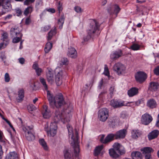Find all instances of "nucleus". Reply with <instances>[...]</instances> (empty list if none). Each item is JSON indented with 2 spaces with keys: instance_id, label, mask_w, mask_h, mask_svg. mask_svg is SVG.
Returning a JSON list of instances; mask_svg holds the SVG:
<instances>
[{
  "instance_id": "obj_23",
  "label": "nucleus",
  "mask_w": 159,
  "mask_h": 159,
  "mask_svg": "<svg viewBox=\"0 0 159 159\" xmlns=\"http://www.w3.org/2000/svg\"><path fill=\"white\" fill-rule=\"evenodd\" d=\"M159 134V131L158 130L155 129L150 133L148 135V138L149 140H151L157 138Z\"/></svg>"
},
{
  "instance_id": "obj_35",
  "label": "nucleus",
  "mask_w": 159,
  "mask_h": 159,
  "mask_svg": "<svg viewBox=\"0 0 159 159\" xmlns=\"http://www.w3.org/2000/svg\"><path fill=\"white\" fill-rule=\"evenodd\" d=\"M141 134V133L139 130H133L132 132V136L134 139H137Z\"/></svg>"
},
{
  "instance_id": "obj_63",
  "label": "nucleus",
  "mask_w": 159,
  "mask_h": 159,
  "mask_svg": "<svg viewBox=\"0 0 159 159\" xmlns=\"http://www.w3.org/2000/svg\"><path fill=\"white\" fill-rule=\"evenodd\" d=\"M35 71L37 75L38 76H39L41 74V73L42 72V70L41 68H39L35 70Z\"/></svg>"
},
{
  "instance_id": "obj_57",
  "label": "nucleus",
  "mask_w": 159,
  "mask_h": 159,
  "mask_svg": "<svg viewBox=\"0 0 159 159\" xmlns=\"http://www.w3.org/2000/svg\"><path fill=\"white\" fill-rule=\"evenodd\" d=\"M135 106H138L141 104L143 103V99H141L138 100L137 101L134 102Z\"/></svg>"
},
{
  "instance_id": "obj_7",
  "label": "nucleus",
  "mask_w": 159,
  "mask_h": 159,
  "mask_svg": "<svg viewBox=\"0 0 159 159\" xmlns=\"http://www.w3.org/2000/svg\"><path fill=\"white\" fill-rule=\"evenodd\" d=\"M54 122L53 123H57L61 120L63 123L68 122L70 121L69 118L66 119L65 118V116H63L62 112L58 111H56L55 112V115L54 117Z\"/></svg>"
},
{
  "instance_id": "obj_49",
  "label": "nucleus",
  "mask_w": 159,
  "mask_h": 159,
  "mask_svg": "<svg viewBox=\"0 0 159 159\" xmlns=\"http://www.w3.org/2000/svg\"><path fill=\"white\" fill-rule=\"evenodd\" d=\"M8 34L6 32L4 33L2 35V39L3 41V42H5V43H7V44H8Z\"/></svg>"
},
{
  "instance_id": "obj_11",
  "label": "nucleus",
  "mask_w": 159,
  "mask_h": 159,
  "mask_svg": "<svg viewBox=\"0 0 159 159\" xmlns=\"http://www.w3.org/2000/svg\"><path fill=\"white\" fill-rule=\"evenodd\" d=\"M152 120V118L151 115L146 113L142 116L141 121L145 125H148Z\"/></svg>"
},
{
  "instance_id": "obj_44",
  "label": "nucleus",
  "mask_w": 159,
  "mask_h": 159,
  "mask_svg": "<svg viewBox=\"0 0 159 159\" xmlns=\"http://www.w3.org/2000/svg\"><path fill=\"white\" fill-rule=\"evenodd\" d=\"M64 156L65 159H74L73 156H72L67 150L64 151Z\"/></svg>"
},
{
  "instance_id": "obj_16",
  "label": "nucleus",
  "mask_w": 159,
  "mask_h": 159,
  "mask_svg": "<svg viewBox=\"0 0 159 159\" xmlns=\"http://www.w3.org/2000/svg\"><path fill=\"white\" fill-rule=\"evenodd\" d=\"M119 118L117 116H114L110 117L108 121V123L112 128H114L119 122Z\"/></svg>"
},
{
  "instance_id": "obj_41",
  "label": "nucleus",
  "mask_w": 159,
  "mask_h": 159,
  "mask_svg": "<svg viewBox=\"0 0 159 159\" xmlns=\"http://www.w3.org/2000/svg\"><path fill=\"white\" fill-rule=\"evenodd\" d=\"M48 82L52 85H54L55 82L57 86H59L62 83V80H48Z\"/></svg>"
},
{
  "instance_id": "obj_39",
  "label": "nucleus",
  "mask_w": 159,
  "mask_h": 159,
  "mask_svg": "<svg viewBox=\"0 0 159 159\" xmlns=\"http://www.w3.org/2000/svg\"><path fill=\"white\" fill-rule=\"evenodd\" d=\"M56 28L55 27L53 30H51L48 33L47 36V39L48 40H50L54 34H55L56 33Z\"/></svg>"
},
{
  "instance_id": "obj_21",
  "label": "nucleus",
  "mask_w": 159,
  "mask_h": 159,
  "mask_svg": "<svg viewBox=\"0 0 159 159\" xmlns=\"http://www.w3.org/2000/svg\"><path fill=\"white\" fill-rule=\"evenodd\" d=\"M139 89L136 87H132L127 91V94L129 97H132L138 95Z\"/></svg>"
},
{
  "instance_id": "obj_52",
  "label": "nucleus",
  "mask_w": 159,
  "mask_h": 159,
  "mask_svg": "<svg viewBox=\"0 0 159 159\" xmlns=\"http://www.w3.org/2000/svg\"><path fill=\"white\" fill-rule=\"evenodd\" d=\"M40 82L44 89L47 91L48 90V86L46 82V80H40Z\"/></svg>"
},
{
  "instance_id": "obj_18",
  "label": "nucleus",
  "mask_w": 159,
  "mask_h": 159,
  "mask_svg": "<svg viewBox=\"0 0 159 159\" xmlns=\"http://www.w3.org/2000/svg\"><path fill=\"white\" fill-rule=\"evenodd\" d=\"M67 55L69 57L72 58H75L77 56V53L74 48L70 47L69 48Z\"/></svg>"
},
{
  "instance_id": "obj_33",
  "label": "nucleus",
  "mask_w": 159,
  "mask_h": 159,
  "mask_svg": "<svg viewBox=\"0 0 159 159\" xmlns=\"http://www.w3.org/2000/svg\"><path fill=\"white\" fill-rule=\"evenodd\" d=\"M103 145H101L96 147L94 151V156H96L98 155L103 148Z\"/></svg>"
},
{
  "instance_id": "obj_22",
  "label": "nucleus",
  "mask_w": 159,
  "mask_h": 159,
  "mask_svg": "<svg viewBox=\"0 0 159 159\" xmlns=\"http://www.w3.org/2000/svg\"><path fill=\"white\" fill-rule=\"evenodd\" d=\"M157 103L156 100L153 98L148 100L147 103V106L150 109L155 108L157 106Z\"/></svg>"
},
{
  "instance_id": "obj_1",
  "label": "nucleus",
  "mask_w": 159,
  "mask_h": 159,
  "mask_svg": "<svg viewBox=\"0 0 159 159\" xmlns=\"http://www.w3.org/2000/svg\"><path fill=\"white\" fill-rule=\"evenodd\" d=\"M99 27L100 25L95 20H92L89 29L87 30L88 35L84 38V41H88L94 34H96L98 36L100 33Z\"/></svg>"
},
{
  "instance_id": "obj_25",
  "label": "nucleus",
  "mask_w": 159,
  "mask_h": 159,
  "mask_svg": "<svg viewBox=\"0 0 159 159\" xmlns=\"http://www.w3.org/2000/svg\"><path fill=\"white\" fill-rule=\"evenodd\" d=\"M2 7L6 11H8L11 9V5L9 0H7L5 3L2 5Z\"/></svg>"
},
{
  "instance_id": "obj_12",
  "label": "nucleus",
  "mask_w": 159,
  "mask_h": 159,
  "mask_svg": "<svg viewBox=\"0 0 159 159\" xmlns=\"http://www.w3.org/2000/svg\"><path fill=\"white\" fill-rule=\"evenodd\" d=\"M49 130L47 131L48 136L54 137L57 134V125L56 123H51L50 124Z\"/></svg>"
},
{
  "instance_id": "obj_62",
  "label": "nucleus",
  "mask_w": 159,
  "mask_h": 159,
  "mask_svg": "<svg viewBox=\"0 0 159 159\" xmlns=\"http://www.w3.org/2000/svg\"><path fill=\"white\" fill-rule=\"evenodd\" d=\"M19 62L21 64L23 65L25 63V60L23 57H21L18 59Z\"/></svg>"
},
{
  "instance_id": "obj_5",
  "label": "nucleus",
  "mask_w": 159,
  "mask_h": 159,
  "mask_svg": "<svg viewBox=\"0 0 159 159\" xmlns=\"http://www.w3.org/2000/svg\"><path fill=\"white\" fill-rule=\"evenodd\" d=\"M134 103L133 102H128L127 103H125L124 101L113 99L110 102V105L114 108H120L123 106H130L128 105V104Z\"/></svg>"
},
{
  "instance_id": "obj_37",
  "label": "nucleus",
  "mask_w": 159,
  "mask_h": 159,
  "mask_svg": "<svg viewBox=\"0 0 159 159\" xmlns=\"http://www.w3.org/2000/svg\"><path fill=\"white\" fill-rule=\"evenodd\" d=\"M52 43L50 42H48L46 44L44 48L45 53H48L52 49Z\"/></svg>"
},
{
  "instance_id": "obj_10",
  "label": "nucleus",
  "mask_w": 159,
  "mask_h": 159,
  "mask_svg": "<svg viewBox=\"0 0 159 159\" xmlns=\"http://www.w3.org/2000/svg\"><path fill=\"white\" fill-rule=\"evenodd\" d=\"M148 90L152 92H159V83L154 81L150 82L149 84Z\"/></svg>"
},
{
  "instance_id": "obj_47",
  "label": "nucleus",
  "mask_w": 159,
  "mask_h": 159,
  "mask_svg": "<svg viewBox=\"0 0 159 159\" xmlns=\"http://www.w3.org/2000/svg\"><path fill=\"white\" fill-rule=\"evenodd\" d=\"M103 74L107 76L108 77L109 79L111 78L110 77V72L108 67L106 64L104 65V71L103 72Z\"/></svg>"
},
{
  "instance_id": "obj_54",
  "label": "nucleus",
  "mask_w": 159,
  "mask_h": 159,
  "mask_svg": "<svg viewBox=\"0 0 159 159\" xmlns=\"http://www.w3.org/2000/svg\"><path fill=\"white\" fill-rule=\"evenodd\" d=\"M61 62L62 65H66L68 63V60L67 58L65 57L62 58L61 60Z\"/></svg>"
},
{
  "instance_id": "obj_42",
  "label": "nucleus",
  "mask_w": 159,
  "mask_h": 159,
  "mask_svg": "<svg viewBox=\"0 0 159 159\" xmlns=\"http://www.w3.org/2000/svg\"><path fill=\"white\" fill-rule=\"evenodd\" d=\"M65 18L63 15H61L60 18L58 21V24L59 25V28L60 29L62 28L63 25L64 23Z\"/></svg>"
},
{
  "instance_id": "obj_30",
  "label": "nucleus",
  "mask_w": 159,
  "mask_h": 159,
  "mask_svg": "<svg viewBox=\"0 0 159 159\" xmlns=\"http://www.w3.org/2000/svg\"><path fill=\"white\" fill-rule=\"evenodd\" d=\"M93 85V82L92 80H90L88 83L86 84L85 87L83 88L82 92H85L87 93L89 91V89L91 88Z\"/></svg>"
},
{
  "instance_id": "obj_45",
  "label": "nucleus",
  "mask_w": 159,
  "mask_h": 159,
  "mask_svg": "<svg viewBox=\"0 0 159 159\" xmlns=\"http://www.w3.org/2000/svg\"><path fill=\"white\" fill-rule=\"evenodd\" d=\"M39 143L42 146L44 150H48V147L47 146L46 143L43 139H41L39 140Z\"/></svg>"
},
{
  "instance_id": "obj_58",
  "label": "nucleus",
  "mask_w": 159,
  "mask_h": 159,
  "mask_svg": "<svg viewBox=\"0 0 159 159\" xmlns=\"http://www.w3.org/2000/svg\"><path fill=\"white\" fill-rule=\"evenodd\" d=\"M58 10L59 11V12L62 11L63 8L62 7V5L61 4L60 2H59L57 5Z\"/></svg>"
},
{
  "instance_id": "obj_40",
  "label": "nucleus",
  "mask_w": 159,
  "mask_h": 159,
  "mask_svg": "<svg viewBox=\"0 0 159 159\" xmlns=\"http://www.w3.org/2000/svg\"><path fill=\"white\" fill-rule=\"evenodd\" d=\"M33 11V7L31 5L25 8L24 11V14L25 15L27 16L29 13H31Z\"/></svg>"
},
{
  "instance_id": "obj_50",
  "label": "nucleus",
  "mask_w": 159,
  "mask_h": 159,
  "mask_svg": "<svg viewBox=\"0 0 159 159\" xmlns=\"http://www.w3.org/2000/svg\"><path fill=\"white\" fill-rule=\"evenodd\" d=\"M140 46L138 44L134 43L131 46L130 48L133 50H137L139 49Z\"/></svg>"
},
{
  "instance_id": "obj_20",
  "label": "nucleus",
  "mask_w": 159,
  "mask_h": 159,
  "mask_svg": "<svg viewBox=\"0 0 159 159\" xmlns=\"http://www.w3.org/2000/svg\"><path fill=\"white\" fill-rule=\"evenodd\" d=\"M42 113L45 118L48 119L50 117V111L48 109V106L46 105H43Z\"/></svg>"
},
{
  "instance_id": "obj_14",
  "label": "nucleus",
  "mask_w": 159,
  "mask_h": 159,
  "mask_svg": "<svg viewBox=\"0 0 159 159\" xmlns=\"http://www.w3.org/2000/svg\"><path fill=\"white\" fill-rule=\"evenodd\" d=\"M123 55L122 51L119 49L117 51L113 52L110 55V59L113 60H115L121 57Z\"/></svg>"
},
{
  "instance_id": "obj_8",
  "label": "nucleus",
  "mask_w": 159,
  "mask_h": 159,
  "mask_svg": "<svg viewBox=\"0 0 159 159\" xmlns=\"http://www.w3.org/2000/svg\"><path fill=\"white\" fill-rule=\"evenodd\" d=\"M113 69L118 75H120L125 73L126 67L123 64L120 62H118L114 65Z\"/></svg>"
},
{
  "instance_id": "obj_26",
  "label": "nucleus",
  "mask_w": 159,
  "mask_h": 159,
  "mask_svg": "<svg viewBox=\"0 0 159 159\" xmlns=\"http://www.w3.org/2000/svg\"><path fill=\"white\" fill-rule=\"evenodd\" d=\"M116 151L114 148H111L109 149V153L110 156L111 157L116 158L119 157V155L116 152Z\"/></svg>"
},
{
  "instance_id": "obj_43",
  "label": "nucleus",
  "mask_w": 159,
  "mask_h": 159,
  "mask_svg": "<svg viewBox=\"0 0 159 159\" xmlns=\"http://www.w3.org/2000/svg\"><path fill=\"white\" fill-rule=\"evenodd\" d=\"M22 34H20L17 36L14 37L12 40V42L14 43H17L21 40L22 36Z\"/></svg>"
},
{
  "instance_id": "obj_64",
  "label": "nucleus",
  "mask_w": 159,
  "mask_h": 159,
  "mask_svg": "<svg viewBox=\"0 0 159 159\" xmlns=\"http://www.w3.org/2000/svg\"><path fill=\"white\" fill-rule=\"evenodd\" d=\"M83 67L81 66H78L77 67V72L79 73H81L82 71Z\"/></svg>"
},
{
  "instance_id": "obj_36",
  "label": "nucleus",
  "mask_w": 159,
  "mask_h": 159,
  "mask_svg": "<svg viewBox=\"0 0 159 159\" xmlns=\"http://www.w3.org/2000/svg\"><path fill=\"white\" fill-rule=\"evenodd\" d=\"M0 58L2 59V61L4 62V65H8V64L6 60L7 57L4 52H0Z\"/></svg>"
},
{
  "instance_id": "obj_24",
  "label": "nucleus",
  "mask_w": 159,
  "mask_h": 159,
  "mask_svg": "<svg viewBox=\"0 0 159 159\" xmlns=\"http://www.w3.org/2000/svg\"><path fill=\"white\" fill-rule=\"evenodd\" d=\"M10 35L12 37H15L16 36L20 34H22L20 31L19 30L18 27L12 28L10 30Z\"/></svg>"
},
{
  "instance_id": "obj_15",
  "label": "nucleus",
  "mask_w": 159,
  "mask_h": 159,
  "mask_svg": "<svg viewBox=\"0 0 159 159\" xmlns=\"http://www.w3.org/2000/svg\"><path fill=\"white\" fill-rule=\"evenodd\" d=\"M55 79L60 80L63 78L65 75V72L63 71L60 67L57 68L55 70Z\"/></svg>"
},
{
  "instance_id": "obj_38",
  "label": "nucleus",
  "mask_w": 159,
  "mask_h": 159,
  "mask_svg": "<svg viewBox=\"0 0 159 159\" xmlns=\"http://www.w3.org/2000/svg\"><path fill=\"white\" fill-rule=\"evenodd\" d=\"M17 155L15 152H10L8 156L6 157V159H17Z\"/></svg>"
},
{
  "instance_id": "obj_19",
  "label": "nucleus",
  "mask_w": 159,
  "mask_h": 159,
  "mask_svg": "<svg viewBox=\"0 0 159 159\" xmlns=\"http://www.w3.org/2000/svg\"><path fill=\"white\" fill-rule=\"evenodd\" d=\"M126 130L125 129H123L117 131L115 134V139H123L126 135Z\"/></svg>"
},
{
  "instance_id": "obj_2",
  "label": "nucleus",
  "mask_w": 159,
  "mask_h": 159,
  "mask_svg": "<svg viewBox=\"0 0 159 159\" xmlns=\"http://www.w3.org/2000/svg\"><path fill=\"white\" fill-rule=\"evenodd\" d=\"M21 128L24 133L26 139L28 140L32 141L35 139V136L33 133V126L22 125Z\"/></svg>"
},
{
  "instance_id": "obj_56",
  "label": "nucleus",
  "mask_w": 159,
  "mask_h": 159,
  "mask_svg": "<svg viewBox=\"0 0 159 159\" xmlns=\"http://www.w3.org/2000/svg\"><path fill=\"white\" fill-rule=\"evenodd\" d=\"M153 71L155 74L157 75H159V65L154 68Z\"/></svg>"
},
{
  "instance_id": "obj_46",
  "label": "nucleus",
  "mask_w": 159,
  "mask_h": 159,
  "mask_svg": "<svg viewBox=\"0 0 159 159\" xmlns=\"http://www.w3.org/2000/svg\"><path fill=\"white\" fill-rule=\"evenodd\" d=\"M53 71L51 69H49L47 73V77L48 80H52L53 76Z\"/></svg>"
},
{
  "instance_id": "obj_27",
  "label": "nucleus",
  "mask_w": 159,
  "mask_h": 159,
  "mask_svg": "<svg viewBox=\"0 0 159 159\" xmlns=\"http://www.w3.org/2000/svg\"><path fill=\"white\" fill-rule=\"evenodd\" d=\"M131 156L133 159H142V155L140 152L138 151L132 152Z\"/></svg>"
},
{
  "instance_id": "obj_34",
  "label": "nucleus",
  "mask_w": 159,
  "mask_h": 159,
  "mask_svg": "<svg viewBox=\"0 0 159 159\" xmlns=\"http://www.w3.org/2000/svg\"><path fill=\"white\" fill-rule=\"evenodd\" d=\"M47 98L51 105H52L53 102L54 97H53V94L51 93L50 91H47Z\"/></svg>"
},
{
  "instance_id": "obj_28",
  "label": "nucleus",
  "mask_w": 159,
  "mask_h": 159,
  "mask_svg": "<svg viewBox=\"0 0 159 159\" xmlns=\"http://www.w3.org/2000/svg\"><path fill=\"white\" fill-rule=\"evenodd\" d=\"M71 108L70 107H68L66 109L64 108L63 110V111L62 112L63 116H65V118L66 117V119H70V113L71 112ZM70 120V119H69Z\"/></svg>"
},
{
  "instance_id": "obj_4",
  "label": "nucleus",
  "mask_w": 159,
  "mask_h": 159,
  "mask_svg": "<svg viewBox=\"0 0 159 159\" xmlns=\"http://www.w3.org/2000/svg\"><path fill=\"white\" fill-rule=\"evenodd\" d=\"M98 115L99 120L101 121L104 122L109 117V110L106 108H101L98 111Z\"/></svg>"
},
{
  "instance_id": "obj_55",
  "label": "nucleus",
  "mask_w": 159,
  "mask_h": 159,
  "mask_svg": "<svg viewBox=\"0 0 159 159\" xmlns=\"http://www.w3.org/2000/svg\"><path fill=\"white\" fill-rule=\"evenodd\" d=\"M27 108L29 111H33L35 109V107L33 104H30L27 106Z\"/></svg>"
},
{
  "instance_id": "obj_31",
  "label": "nucleus",
  "mask_w": 159,
  "mask_h": 159,
  "mask_svg": "<svg viewBox=\"0 0 159 159\" xmlns=\"http://www.w3.org/2000/svg\"><path fill=\"white\" fill-rule=\"evenodd\" d=\"M115 139V134H108L105 138V142L107 143L111 142Z\"/></svg>"
},
{
  "instance_id": "obj_59",
  "label": "nucleus",
  "mask_w": 159,
  "mask_h": 159,
  "mask_svg": "<svg viewBox=\"0 0 159 159\" xmlns=\"http://www.w3.org/2000/svg\"><path fill=\"white\" fill-rule=\"evenodd\" d=\"M12 17V15L11 14H9L3 17V19L5 20H8L11 19Z\"/></svg>"
},
{
  "instance_id": "obj_53",
  "label": "nucleus",
  "mask_w": 159,
  "mask_h": 159,
  "mask_svg": "<svg viewBox=\"0 0 159 159\" xmlns=\"http://www.w3.org/2000/svg\"><path fill=\"white\" fill-rule=\"evenodd\" d=\"M74 10L77 13H81L83 11V10L79 6L74 7Z\"/></svg>"
},
{
  "instance_id": "obj_51",
  "label": "nucleus",
  "mask_w": 159,
  "mask_h": 159,
  "mask_svg": "<svg viewBox=\"0 0 159 159\" xmlns=\"http://www.w3.org/2000/svg\"><path fill=\"white\" fill-rule=\"evenodd\" d=\"M35 0H25L24 2V5L28 6L34 2Z\"/></svg>"
},
{
  "instance_id": "obj_61",
  "label": "nucleus",
  "mask_w": 159,
  "mask_h": 159,
  "mask_svg": "<svg viewBox=\"0 0 159 159\" xmlns=\"http://www.w3.org/2000/svg\"><path fill=\"white\" fill-rule=\"evenodd\" d=\"M50 28L51 26L50 25H46L42 28V30L45 32L48 30Z\"/></svg>"
},
{
  "instance_id": "obj_13",
  "label": "nucleus",
  "mask_w": 159,
  "mask_h": 159,
  "mask_svg": "<svg viewBox=\"0 0 159 159\" xmlns=\"http://www.w3.org/2000/svg\"><path fill=\"white\" fill-rule=\"evenodd\" d=\"M113 147L117 151L120 155H122L125 153L126 150L125 148L120 144L116 143H114Z\"/></svg>"
},
{
  "instance_id": "obj_17",
  "label": "nucleus",
  "mask_w": 159,
  "mask_h": 159,
  "mask_svg": "<svg viewBox=\"0 0 159 159\" xmlns=\"http://www.w3.org/2000/svg\"><path fill=\"white\" fill-rule=\"evenodd\" d=\"M135 80H146L147 78V74L143 71H138L135 74Z\"/></svg>"
},
{
  "instance_id": "obj_48",
  "label": "nucleus",
  "mask_w": 159,
  "mask_h": 159,
  "mask_svg": "<svg viewBox=\"0 0 159 159\" xmlns=\"http://www.w3.org/2000/svg\"><path fill=\"white\" fill-rule=\"evenodd\" d=\"M67 127L68 130L69 137H71V139L73 138V133L72 127L68 125H67Z\"/></svg>"
},
{
  "instance_id": "obj_6",
  "label": "nucleus",
  "mask_w": 159,
  "mask_h": 159,
  "mask_svg": "<svg viewBox=\"0 0 159 159\" xmlns=\"http://www.w3.org/2000/svg\"><path fill=\"white\" fill-rule=\"evenodd\" d=\"M75 138L74 139V137L73 139V143H74V154L76 157L78 156L79 153L80 152L79 145L78 142V131L76 129L75 130Z\"/></svg>"
},
{
  "instance_id": "obj_29",
  "label": "nucleus",
  "mask_w": 159,
  "mask_h": 159,
  "mask_svg": "<svg viewBox=\"0 0 159 159\" xmlns=\"http://www.w3.org/2000/svg\"><path fill=\"white\" fill-rule=\"evenodd\" d=\"M18 93V96L17 99L18 100V102H20L23 100L24 97V91L23 89H21L19 90Z\"/></svg>"
},
{
  "instance_id": "obj_60",
  "label": "nucleus",
  "mask_w": 159,
  "mask_h": 159,
  "mask_svg": "<svg viewBox=\"0 0 159 159\" xmlns=\"http://www.w3.org/2000/svg\"><path fill=\"white\" fill-rule=\"evenodd\" d=\"M31 89L33 90H37L38 88L36 87L34 82L32 83L30 85Z\"/></svg>"
},
{
  "instance_id": "obj_9",
  "label": "nucleus",
  "mask_w": 159,
  "mask_h": 159,
  "mask_svg": "<svg viewBox=\"0 0 159 159\" xmlns=\"http://www.w3.org/2000/svg\"><path fill=\"white\" fill-rule=\"evenodd\" d=\"M121 8L117 4H115L112 6L111 5H110L108 6L107 8L108 12L110 15H112L114 14L116 15V17L117 16Z\"/></svg>"
},
{
  "instance_id": "obj_32",
  "label": "nucleus",
  "mask_w": 159,
  "mask_h": 159,
  "mask_svg": "<svg viewBox=\"0 0 159 159\" xmlns=\"http://www.w3.org/2000/svg\"><path fill=\"white\" fill-rule=\"evenodd\" d=\"M141 150L143 152V153L146 154H150L153 152V150L151 148L149 147H144L141 149Z\"/></svg>"
},
{
  "instance_id": "obj_3",
  "label": "nucleus",
  "mask_w": 159,
  "mask_h": 159,
  "mask_svg": "<svg viewBox=\"0 0 159 159\" xmlns=\"http://www.w3.org/2000/svg\"><path fill=\"white\" fill-rule=\"evenodd\" d=\"M66 103L62 94L59 93L54 97L53 105L57 108H59Z\"/></svg>"
}]
</instances>
